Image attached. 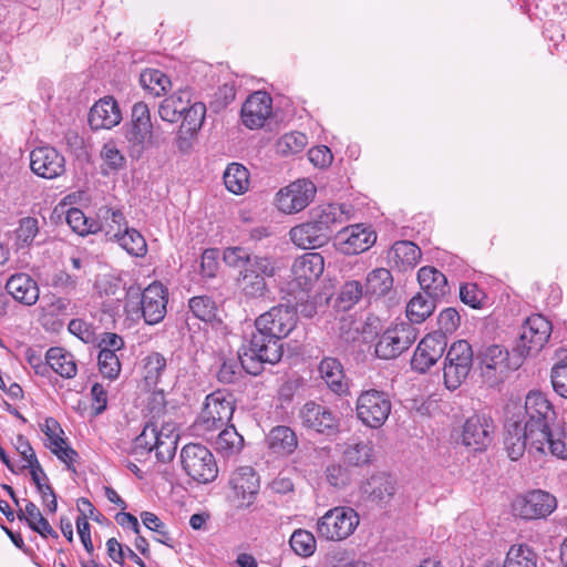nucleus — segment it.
<instances>
[{"instance_id":"13d9d810","label":"nucleus","mask_w":567,"mask_h":567,"mask_svg":"<svg viewBox=\"0 0 567 567\" xmlns=\"http://www.w3.org/2000/svg\"><path fill=\"white\" fill-rule=\"evenodd\" d=\"M65 221L70 228L80 236L94 234V220L89 219L79 208H70L66 212Z\"/></svg>"},{"instance_id":"864d4df0","label":"nucleus","mask_w":567,"mask_h":567,"mask_svg":"<svg viewBox=\"0 0 567 567\" xmlns=\"http://www.w3.org/2000/svg\"><path fill=\"white\" fill-rule=\"evenodd\" d=\"M188 306L192 313L202 321L210 322L216 317V303L208 296L193 297L189 299Z\"/></svg>"},{"instance_id":"0eeeda50","label":"nucleus","mask_w":567,"mask_h":567,"mask_svg":"<svg viewBox=\"0 0 567 567\" xmlns=\"http://www.w3.org/2000/svg\"><path fill=\"white\" fill-rule=\"evenodd\" d=\"M525 425L528 437L540 442L545 431L556 420V412L551 402L540 391H530L525 398Z\"/></svg>"},{"instance_id":"393cba45","label":"nucleus","mask_w":567,"mask_h":567,"mask_svg":"<svg viewBox=\"0 0 567 567\" xmlns=\"http://www.w3.org/2000/svg\"><path fill=\"white\" fill-rule=\"evenodd\" d=\"M122 121V113L113 96H104L93 104L89 112L92 130H110Z\"/></svg>"},{"instance_id":"de8ad7c7","label":"nucleus","mask_w":567,"mask_h":567,"mask_svg":"<svg viewBox=\"0 0 567 567\" xmlns=\"http://www.w3.org/2000/svg\"><path fill=\"white\" fill-rule=\"evenodd\" d=\"M166 365V359L159 352H152L143 359V377L148 386L157 385Z\"/></svg>"},{"instance_id":"cd10ccee","label":"nucleus","mask_w":567,"mask_h":567,"mask_svg":"<svg viewBox=\"0 0 567 567\" xmlns=\"http://www.w3.org/2000/svg\"><path fill=\"white\" fill-rule=\"evenodd\" d=\"M94 220V234L103 233L109 240H115L127 227V220L121 209L101 206Z\"/></svg>"},{"instance_id":"412c9836","label":"nucleus","mask_w":567,"mask_h":567,"mask_svg":"<svg viewBox=\"0 0 567 567\" xmlns=\"http://www.w3.org/2000/svg\"><path fill=\"white\" fill-rule=\"evenodd\" d=\"M493 433V420L484 414H474L463 425L462 443L474 451H482L491 444Z\"/></svg>"},{"instance_id":"69168bd1","label":"nucleus","mask_w":567,"mask_h":567,"mask_svg":"<svg viewBox=\"0 0 567 567\" xmlns=\"http://www.w3.org/2000/svg\"><path fill=\"white\" fill-rule=\"evenodd\" d=\"M240 369H244L241 361L238 363L236 360H225L217 372L218 381L225 384L234 383L240 374Z\"/></svg>"},{"instance_id":"bf43d9fd","label":"nucleus","mask_w":567,"mask_h":567,"mask_svg":"<svg viewBox=\"0 0 567 567\" xmlns=\"http://www.w3.org/2000/svg\"><path fill=\"white\" fill-rule=\"evenodd\" d=\"M97 361L99 370L104 378L114 380L118 377L121 372V363L116 353L100 350Z\"/></svg>"},{"instance_id":"5701e85b","label":"nucleus","mask_w":567,"mask_h":567,"mask_svg":"<svg viewBox=\"0 0 567 567\" xmlns=\"http://www.w3.org/2000/svg\"><path fill=\"white\" fill-rule=\"evenodd\" d=\"M229 485L238 507L251 505L259 491V478L250 466L237 468L230 476Z\"/></svg>"},{"instance_id":"f704fd0d","label":"nucleus","mask_w":567,"mask_h":567,"mask_svg":"<svg viewBox=\"0 0 567 567\" xmlns=\"http://www.w3.org/2000/svg\"><path fill=\"white\" fill-rule=\"evenodd\" d=\"M189 102L190 96L188 92H175L159 102L157 110L158 116L164 122L171 124L177 123L182 118V114L185 112L186 107L189 106Z\"/></svg>"},{"instance_id":"58836bf2","label":"nucleus","mask_w":567,"mask_h":567,"mask_svg":"<svg viewBox=\"0 0 567 567\" xmlns=\"http://www.w3.org/2000/svg\"><path fill=\"white\" fill-rule=\"evenodd\" d=\"M436 299L427 297L422 292L413 296L406 305L405 313L409 319L408 323H422L434 311Z\"/></svg>"},{"instance_id":"5fc2aeb1","label":"nucleus","mask_w":567,"mask_h":567,"mask_svg":"<svg viewBox=\"0 0 567 567\" xmlns=\"http://www.w3.org/2000/svg\"><path fill=\"white\" fill-rule=\"evenodd\" d=\"M560 355L551 368L550 380L554 391L567 399V350H561Z\"/></svg>"},{"instance_id":"e433bc0d","label":"nucleus","mask_w":567,"mask_h":567,"mask_svg":"<svg viewBox=\"0 0 567 567\" xmlns=\"http://www.w3.org/2000/svg\"><path fill=\"white\" fill-rule=\"evenodd\" d=\"M269 449L279 455H290L298 446V439L292 429L278 425L270 430L267 435Z\"/></svg>"},{"instance_id":"37998d69","label":"nucleus","mask_w":567,"mask_h":567,"mask_svg":"<svg viewBox=\"0 0 567 567\" xmlns=\"http://www.w3.org/2000/svg\"><path fill=\"white\" fill-rule=\"evenodd\" d=\"M140 83L144 90L155 96L164 95L172 86L169 78L157 69H147L141 73Z\"/></svg>"},{"instance_id":"6ab92c4d","label":"nucleus","mask_w":567,"mask_h":567,"mask_svg":"<svg viewBox=\"0 0 567 567\" xmlns=\"http://www.w3.org/2000/svg\"><path fill=\"white\" fill-rule=\"evenodd\" d=\"M30 168L42 178L53 179L65 172V158L52 146H39L30 153Z\"/></svg>"},{"instance_id":"2f4dec72","label":"nucleus","mask_w":567,"mask_h":567,"mask_svg":"<svg viewBox=\"0 0 567 567\" xmlns=\"http://www.w3.org/2000/svg\"><path fill=\"white\" fill-rule=\"evenodd\" d=\"M545 439L540 442L530 440V449L546 453V450L554 456L567 460V430L564 426H549L545 431Z\"/></svg>"},{"instance_id":"3c124183","label":"nucleus","mask_w":567,"mask_h":567,"mask_svg":"<svg viewBox=\"0 0 567 567\" xmlns=\"http://www.w3.org/2000/svg\"><path fill=\"white\" fill-rule=\"evenodd\" d=\"M291 549L301 557L311 556L317 547L315 536L305 529H297L292 533L289 540Z\"/></svg>"},{"instance_id":"2eb2a0df","label":"nucleus","mask_w":567,"mask_h":567,"mask_svg":"<svg viewBox=\"0 0 567 567\" xmlns=\"http://www.w3.org/2000/svg\"><path fill=\"white\" fill-rule=\"evenodd\" d=\"M301 425L310 431L327 436L336 435L339 432L340 419L330 408L313 401L305 403L298 412Z\"/></svg>"},{"instance_id":"a19ab883","label":"nucleus","mask_w":567,"mask_h":567,"mask_svg":"<svg viewBox=\"0 0 567 567\" xmlns=\"http://www.w3.org/2000/svg\"><path fill=\"white\" fill-rule=\"evenodd\" d=\"M393 286V277L390 270L377 268L370 271L365 278L364 296L381 297L386 295Z\"/></svg>"},{"instance_id":"4be33fe9","label":"nucleus","mask_w":567,"mask_h":567,"mask_svg":"<svg viewBox=\"0 0 567 567\" xmlns=\"http://www.w3.org/2000/svg\"><path fill=\"white\" fill-rule=\"evenodd\" d=\"M360 491L367 501L384 507L390 504L396 494L398 483L391 475L378 473L363 482Z\"/></svg>"},{"instance_id":"473e14b6","label":"nucleus","mask_w":567,"mask_h":567,"mask_svg":"<svg viewBox=\"0 0 567 567\" xmlns=\"http://www.w3.org/2000/svg\"><path fill=\"white\" fill-rule=\"evenodd\" d=\"M417 281L425 296L436 300L443 298L450 291L444 274L431 266L422 267L417 271Z\"/></svg>"},{"instance_id":"49530a36","label":"nucleus","mask_w":567,"mask_h":567,"mask_svg":"<svg viewBox=\"0 0 567 567\" xmlns=\"http://www.w3.org/2000/svg\"><path fill=\"white\" fill-rule=\"evenodd\" d=\"M100 157L103 162L102 173L109 175L125 168L126 158L117 148L116 144L112 141L105 143L100 152Z\"/></svg>"},{"instance_id":"b1692460","label":"nucleus","mask_w":567,"mask_h":567,"mask_svg":"<svg viewBox=\"0 0 567 567\" xmlns=\"http://www.w3.org/2000/svg\"><path fill=\"white\" fill-rule=\"evenodd\" d=\"M271 96L261 91H257L248 96L241 107V120L245 126L250 130L261 127L266 120L271 115Z\"/></svg>"},{"instance_id":"20e7f679","label":"nucleus","mask_w":567,"mask_h":567,"mask_svg":"<svg viewBox=\"0 0 567 567\" xmlns=\"http://www.w3.org/2000/svg\"><path fill=\"white\" fill-rule=\"evenodd\" d=\"M235 411L234 395L226 390H216L208 394L204 408L194 423L198 435L208 436L228 424Z\"/></svg>"},{"instance_id":"e2e57ef3","label":"nucleus","mask_w":567,"mask_h":567,"mask_svg":"<svg viewBox=\"0 0 567 567\" xmlns=\"http://www.w3.org/2000/svg\"><path fill=\"white\" fill-rule=\"evenodd\" d=\"M461 317L454 308H446L442 310L437 318L439 331L437 333L446 334L453 333L460 326Z\"/></svg>"},{"instance_id":"39448f33","label":"nucleus","mask_w":567,"mask_h":567,"mask_svg":"<svg viewBox=\"0 0 567 567\" xmlns=\"http://www.w3.org/2000/svg\"><path fill=\"white\" fill-rule=\"evenodd\" d=\"M123 133L132 155L137 157L157 144L151 111L145 102L133 104L130 121L123 126Z\"/></svg>"},{"instance_id":"052dcab7","label":"nucleus","mask_w":567,"mask_h":567,"mask_svg":"<svg viewBox=\"0 0 567 567\" xmlns=\"http://www.w3.org/2000/svg\"><path fill=\"white\" fill-rule=\"evenodd\" d=\"M39 231L38 219L34 217H25L20 220L16 230L17 241L20 246H29Z\"/></svg>"},{"instance_id":"774afa93","label":"nucleus","mask_w":567,"mask_h":567,"mask_svg":"<svg viewBox=\"0 0 567 567\" xmlns=\"http://www.w3.org/2000/svg\"><path fill=\"white\" fill-rule=\"evenodd\" d=\"M92 409L94 413L101 414L107 405V393L104 386L100 383H94L91 389Z\"/></svg>"},{"instance_id":"9d476101","label":"nucleus","mask_w":567,"mask_h":567,"mask_svg":"<svg viewBox=\"0 0 567 567\" xmlns=\"http://www.w3.org/2000/svg\"><path fill=\"white\" fill-rule=\"evenodd\" d=\"M474 362L472 346L466 340H457L449 348L443 378L447 389H457L468 377Z\"/></svg>"},{"instance_id":"dca6fc26","label":"nucleus","mask_w":567,"mask_h":567,"mask_svg":"<svg viewBox=\"0 0 567 567\" xmlns=\"http://www.w3.org/2000/svg\"><path fill=\"white\" fill-rule=\"evenodd\" d=\"M316 192L317 188L311 181L297 179L277 193L276 205L285 214L299 213L312 202Z\"/></svg>"},{"instance_id":"c756f323","label":"nucleus","mask_w":567,"mask_h":567,"mask_svg":"<svg viewBox=\"0 0 567 567\" xmlns=\"http://www.w3.org/2000/svg\"><path fill=\"white\" fill-rule=\"evenodd\" d=\"M421 249L412 241L400 240L392 245L388 251V262L400 271L414 268L420 258Z\"/></svg>"},{"instance_id":"9b49d317","label":"nucleus","mask_w":567,"mask_h":567,"mask_svg":"<svg viewBox=\"0 0 567 567\" xmlns=\"http://www.w3.org/2000/svg\"><path fill=\"white\" fill-rule=\"evenodd\" d=\"M389 395L379 390L363 391L355 402V415L368 427L380 429L391 412Z\"/></svg>"},{"instance_id":"ddd939ff","label":"nucleus","mask_w":567,"mask_h":567,"mask_svg":"<svg viewBox=\"0 0 567 567\" xmlns=\"http://www.w3.org/2000/svg\"><path fill=\"white\" fill-rule=\"evenodd\" d=\"M557 507L554 495L543 489H533L517 495L513 503V513L523 519H540L549 516Z\"/></svg>"},{"instance_id":"f8f14e48","label":"nucleus","mask_w":567,"mask_h":567,"mask_svg":"<svg viewBox=\"0 0 567 567\" xmlns=\"http://www.w3.org/2000/svg\"><path fill=\"white\" fill-rule=\"evenodd\" d=\"M417 330L411 323L399 322L390 326L375 343V355L383 360L398 358L415 342Z\"/></svg>"},{"instance_id":"423d86ee","label":"nucleus","mask_w":567,"mask_h":567,"mask_svg":"<svg viewBox=\"0 0 567 567\" xmlns=\"http://www.w3.org/2000/svg\"><path fill=\"white\" fill-rule=\"evenodd\" d=\"M178 435L169 425L157 427L154 423L144 426L142 433L134 440V454L144 455L155 451L156 458L162 463L173 460L177 449Z\"/></svg>"},{"instance_id":"a878e982","label":"nucleus","mask_w":567,"mask_h":567,"mask_svg":"<svg viewBox=\"0 0 567 567\" xmlns=\"http://www.w3.org/2000/svg\"><path fill=\"white\" fill-rule=\"evenodd\" d=\"M310 219L319 226V230H322L330 240L336 228L349 220V210L346 205H320L311 210Z\"/></svg>"},{"instance_id":"f03ea898","label":"nucleus","mask_w":567,"mask_h":567,"mask_svg":"<svg viewBox=\"0 0 567 567\" xmlns=\"http://www.w3.org/2000/svg\"><path fill=\"white\" fill-rule=\"evenodd\" d=\"M223 259L228 267L239 269L238 286L251 299L265 296V278L275 276L279 268L275 257L251 255L247 248L240 246L225 248Z\"/></svg>"},{"instance_id":"a18cd8bd","label":"nucleus","mask_w":567,"mask_h":567,"mask_svg":"<svg viewBox=\"0 0 567 567\" xmlns=\"http://www.w3.org/2000/svg\"><path fill=\"white\" fill-rule=\"evenodd\" d=\"M373 446L370 442H353L343 450V460L351 466H364L372 462Z\"/></svg>"},{"instance_id":"09e8293b","label":"nucleus","mask_w":567,"mask_h":567,"mask_svg":"<svg viewBox=\"0 0 567 567\" xmlns=\"http://www.w3.org/2000/svg\"><path fill=\"white\" fill-rule=\"evenodd\" d=\"M206 115V105L202 102H189V106L186 107L182 114L181 128L187 134H196L203 126Z\"/></svg>"},{"instance_id":"c85d7f7f","label":"nucleus","mask_w":567,"mask_h":567,"mask_svg":"<svg viewBox=\"0 0 567 567\" xmlns=\"http://www.w3.org/2000/svg\"><path fill=\"white\" fill-rule=\"evenodd\" d=\"M6 290L14 300L27 306L34 305L39 299L38 284L27 274L12 275L6 284Z\"/></svg>"},{"instance_id":"603ef678","label":"nucleus","mask_w":567,"mask_h":567,"mask_svg":"<svg viewBox=\"0 0 567 567\" xmlns=\"http://www.w3.org/2000/svg\"><path fill=\"white\" fill-rule=\"evenodd\" d=\"M308 137L301 132H290L282 135L277 142V151L282 155H293L303 151Z\"/></svg>"},{"instance_id":"f257e3e1","label":"nucleus","mask_w":567,"mask_h":567,"mask_svg":"<svg viewBox=\"0 0 567 567\" xmlns=\"http://www.w3.org/2000/svg\"><path fill=\"white\" fill-rule=\"evenodd\" d=\"M297 323L296 310L279 305L260 315L255 321V330L239 349L244 370L252 375L262 371V364H276L284 354L281 339L286 338Z\"/></svg>"},{"instance_id":"7ed1b4c3","label":"nucleus","mask_w":567,"mask_h":567,"mask_svg":"<svg viewBox=\"0 0 567 567\" xmlns=\"http://www.w3.org/2000/svg\"><path fill=\"white\" fill-rule=\"evenodd\" d=\"M476 362L484 381L494 386L503 382L511 371L520 367L522 358L519 354L511 357L504 346L492 343L484 344L477 350Z\"/></svg>"},{"instance_id":"ea45409f","label":"nucleus","mask_w":567,"mask_h":567,"mask_svg":"<svg viewBox=\"0 0 567 567\" xmlns=\"http://www.w3.org/2000/svg\"><path fill=\"white\" fill-rule=\"evenodd\" d=\"M249 172L239 163H230L224 172V184L226 188L235 194H245L249 188Z\"/></svg>"},{"instance_id":"4468645a","label":"nucleus","mask_w":567,"mask_h":567,"mask_svg":"<svg viewBox=\"0 0 567 567\" xmlns=\"http://www.w3.org/2000/svg\"><path fill=\"white\" fill-rule=\"evenodd\" d=\"M551 333V323L542 315H533L522 324L516 351L519 357L537 353L547 343Z\"/></svg>"},{"instance_id":"4d7b16f0","label":"nucleus","mask_w":567,"mask_h":567,"mask_svg":"<svg viewBox=\"0 0 567 567\" xmlns=\"http://www.w3.org/2000/svg\"><path fill=\"white\" fill-rule=\"evenodd\" d=\"M364 295V287L360 281L351 280L347 281L342 287L338 296V306L348 310L352 308Z\"/></svg>"},{"instance_id":"7c9ffc66","label":"nucleus","mask_w":567,"mask_h":567,"mask_svg":"<svg viewBox=\"0 0 567 567\" xmlns=\"http://www.w3.org/2000/svg\"><path fill=\"white\" fill-rule=\"evenodd\" d=\"M290 240L302 249H316L326 245L329 239L319 226L310 218L306 223L292 227L289 231Z\"/></svg>"},{"instance_id":"f3484780","label":"nucleus","mask_w":567,"mask_h":567,"mask_svg":"<svg viewBox=\"0 0 567 567\" xmlns=\"http://www.w3.org/2000/svg\"><path fill=\"white\" fill-rule=\"evenodd\" d=\"M324 269L323 257L319 252H307L298 257L291 268L292 281L306 295Z\"/></svg>"},{"instance_id":"aec40b11","label":"nucleus","mask_w":567,"mask_h":567,"mask_svg":"<svg viewBox=\"0 0 567 567\" xmlns=\"http://www.w3.org/2000/svg\"><path fill=\"white\" fill-rule=\"evenodd\" d=\"M447 347V337L443 333H429L417 344L411 360V365L419 372H426L444 354Z\"/></svg>"},{"instance_id":"a211bd4d","label":"nucleus","mask_w":567,"mask_h":567,"mask_svg":"<svg viewBox=\"0 0 567 567\" xmlns=\"http://www.w3.org/2000/svg\"><path fill=\"white\" fill-rule=\"evenodd\" d=\"M167 289L161 282H152L141 293V313L146 324L159 323L166 316Z\"/></svg>"},{"instance_id":"338daca9","label":"nucleus","mask_w":567,"mask_h":567,"mask_svg":"<svg viewBox=\"0 0 567 567\" xmlns=\"http://www.w3.org/2000/svg\"><path fill=\"white\" fill-rule=\"evenodd\" d=\"M308 155L310 162L317 167H324L332 161V153L330 148L324 145L312 147Z\"/></svg>"},{"instance_id":"72a5a7b5","label":"nucleus","mask_w":567,"mask_h":567,"mask_svg":"<svg viewBox=\"0 0 567 567\" xmlns=\"http://www.w3.org/2000/svg\"><path fill=\"white\" fill-rule=\"evenodd\" d=\"M318 371L320 378L333 393L342 395L348 392V382L346 380L343 367L339 360L334 358H324L320 362Z\"/></svg>"},{"instance_id":"c03bdc74","label":"nucleus","mask_w":567,"mask_h":567,"mask_svg":"<svg viewBox=\"0 0 567 567\" xmlns=\"http://www.w3.org/2000/svg\"><path fill=\"white\" fill-rule=\"evenodd\" d=\"M114 241L131 256L143 257L147 252L146 240L135 228L125 227V230Z\"/></svg>"},{"instance_id":"4c0bfd02","label":"nucleus","mask_w":567,"mask_h":567,"mask_svg":"<svg viewBox=\"0 0 567 567\" xmlns=\"http://www.w3.org/2000/svg\"><path fill=\"white\" fill-rule=\"evenodd\" d=\"M504 444L511 460L516 461L522 457L527 446L530 447V437L527 435L526 425L522 427L518 423L509 424Z\"/></svg>"},{"instance_id":"79ce46f5","label":"nucleus","mask_w":567,"mask_h":567,"mask_svg":"<svg viewBox=\"0 0 567 567\" xmlns=\"http://www.w3.org/2000/svg\"><path fill=\"white\" fill-rule=\"evenodd\" d=\"M537 554L525 544L512 545L502 567H536Z\"/></svg>"},{"instance_id":"680f3d73","label":"nucleus","mask_w":567,"mask_h":567,"mask_svg":"<svg viewBox=\"0 0 567 567\" xmlns=\"http://www.w3.org/2000/svg\"><path fill=\"white\" fill-rule=\"evenodd\" d=\"M460 298L463 303L474 309H478L482 307L486 296L476 284L467 282L460 287Z\"/></svg>"},{"instance_id":"1a4fd4ad","label":"nucleus","mask_w":567,"mask_h":567,"mask_svg":"<svg viewBox=\"0 0 567 567\" xmlns=\"http://www.w3.org/2000/svg\"><path fill=\"white\" fill-rule=\"evenodd\" d=\"M360 522L358 513L348 506L329 509L317 523V532L327 540L339 542L353 534Z\"/></svg>"},{"instance_id":"6e6d98bb","label":"nucleus","mask_w":567,"mask_h":567,"mask_svg":"<svg viewBox=\"0 0 567 567\" xmlns=\"http://www.w3.org/2000/svg\"><path fill=\"white\" fill-rule=\"evenodd\" d=\"M141 518L146 528L154 532L156 535L154 539L168 547H173V538L167 530L166 525L158 518L157 515L151 512H142Z\"/></svg>"},{"instance_id":"bb28decb","label":"nucleus","mask_w":567,"mask_h":567,"mask_svg":"<svg viewBox=\"0 0 567 567\" xmlns=\"http://www.w3.org/2000/svg\"><path fill=\"white\" fill-rule=\"evenodd\" d=\"M339 237L342 240V249L348 255H358L368 250L377 239L375 234L361 224L344 227L339 231Z\"/></svg>"},{"instance_id":"8fccbe9b","label":"nucleus","mask_w":567,"mask_h":567,"mask_svg":"<svg viewBox=\"0 0 567 567\" xmlns=\"http://www.w3.org/2000/svg\"><path fill=\"white\" fill-rule=\"evenodd\" d=\"M244 439L237 432L234 425L220 429V432L214 441V446L217 451L225 454L238 452L241 449Z\"/></svg>"},{"instance_id":"6e6552de","label":"nucleus","mask_w":567,"mask_h":567,"mask_svg":"<svg viewBox=\"0 0 567 567\" xmlns=\"http://www.w3.org/2000/svg\"><path fill=\"white\" fill-rule=\"evenodd\" d=\"M181 463L184 472L199 484H208L218 475L213 453L198 443H189L182 449Z\"/></svg>"},{"instance_id":"c9c22d12","label":"nucleus","mask_w":567,"mask_h":567,"mask_svg":"<svg viewBox=\"0 0 567 567\" xmlns=\"http://www.w3.org/2000/svg\"><path fill=\"white\" fill-rule=\"evenodd\" d=\"M50 369L64 379H73L78 373L74 355L60 347L50 348L45 353Z\"/></svg>"},{"instance_id":"0e129e2a","label":"nucleus","mask_w":567,"mask_h":567,"mask_svg":"<svg viewBox=\"0 0 567 567\" xmlns=\"http://www.w3.org/2000/svg\"><path fill=\"white\" fill-rule=\"evenodd\" d=\"M328 483L337 488L347 486L350 482L349 471L340 464H331L326 470Z\"/></svg>"}]
</instances>
